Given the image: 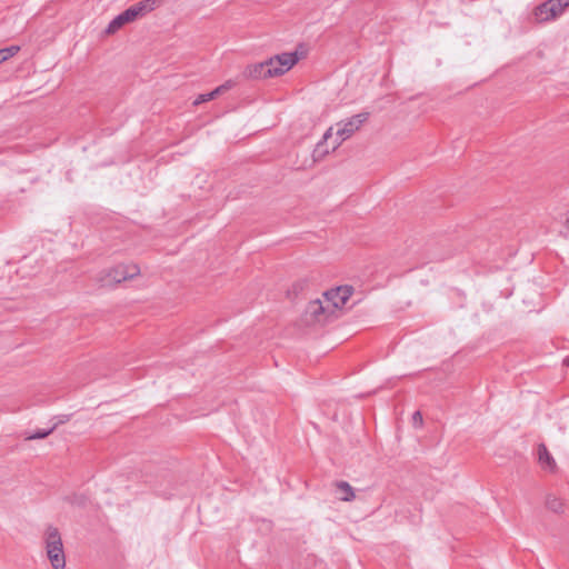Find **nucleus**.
Instances as JSON below:
<instances>
[{
    "mask_svg": "<svg viewBox=\"0 0 569 569\" xmlns=\"http://www.w3.org/2000/svg\"><path fill=\"white\" fill-rule=\"evenodd\" d=\"M156 4V0H143L140 1L121 13L114 17L108 24L106 32L113 33L119 30L122 26L128 22L134 21L138 17L142 16L144 12L153 10Z\"/></svg>",
    "mask_w": 569,
    "mask_h": 569,
    "instance_id": "nucleus-1",
    "label": "nucleus"
},
{
    "mask_svg": "<svg viewBox=\"0 0 569 569\" xmlns=\"http://www.w3.org/2000/svg\"><path fill=\"white\" fill-rule=\"evenodd\" d=\"M46 549L53 569H64L66 557L62 540L57 528H48L46 533Z\"/></svg>",
    "mask_w": 569,
    "mask_h": 569,
    "instance_id": "nucleus-2",
    "label": "nucleus"
},
{
    "mask_svg": "<svg viewBox=\"0 0 569 569\" xmlns=\"http://www.w3.org/2000/svg\"><path fill=\"white\" fill-rule=\"evenodd\" d=\"M368 112H360L336 124L333 149L338 148L345 140L349 139L368 120Z\"/></svg>",
    "mask_w": 569,
    "mask_h": 569,
    "instance_id": "nucleus-3",
    "label": "nucleus"
},
{
    "mask_svg": "<svg viewBox=\"0 0 569 569\" xmlns=\"http://www.w3.org/2000/svg\"><path fill=\"white\" fill-rule=\"evenodd\" d=\"M353 292L350 286H340L335 289H330L322 295V303L327 306L333 318L337 317L339 310L343 308L346 302L349 300Z\"/></svg>",
    "mask_w": 569,
    "mask_h": 569,
    "instance_id": "nucleus-4",
    "label": "nucleus"
},
{
    "mask_svg": "<svg viewBox=\"0 0 569 569\" xmlns=\"http://www.w3.org/2000/svg\"><path fill=\"white\" fill-rule=\"evenodd\" d=\"M569 0H547L535 9V18L539 22L551 21L565 12Z\"/></svg>",
    "mask_w": 569,
    "mask_h": 569,
    "instance_id": "nucleus-5",
    "label": "nucleus"
},
{
    "mask_svg": "<svg viewBox=\"0 0 569 569\" xmlns=\"http://www.w3.org/2000/svg\"><path fill=\"white\" fill-rule=\"evenodd\" d=\"M139 273L136 264H119L107 271L106 276L100 279L102 286H113L124 280L131 279Z\"/></svg>",
    "mask_w": 569,
    "mask_h": 569,
    "instance_id": "nucleus-6",
    "label": "nucleus"
},
{
    "mask_svg": "<svg viewBox=\"0 0 569 569\" xmlns=\"http://www.w3.org/2000/svg\"><path fill=\"white\" fill-rule=\"evenodd\" d=\"M305 316L308 323H325L333 319L327 306L322 303V298L311 300L306 307Z\"/></svg>",
    "mask_w": 569,
    "mask_h": 569,
    "instance_id": "nucleus-7",
    "label": "nucleus"
},
{
    "mask_svg": "<svg viewBox=\"0 0 569 569\" xmlns=\"http://www.w3.org/2000/svg\"><path fill=\"white\" fill-rule=\"evenodd\" d=\"M299 58L297 52H283L268 59L270 71L273 77L281 76L289 71L297 62Z\"/></svg>",
    "mask_w": 569,
    "mask_h": 569,
    "instance_id": "nucleus-8",
    "label": "nucleus"
},
{
    "mask_svg": "<svg viewBox=\"0 0 569 569\" xmlns=\"http://www.w3.org/2000/svg\"><path fill=\"white\" fill-rule=\"evenodd\" d=\"M246 73L248 77L253 79H267L273 77L267 60L263 62L249 66L246 69Z\"/></svg>",
    "mask_w": 569,
    "mask_h": 569,
    "instance_id": "nucleus-9",
    "label": "nucleus"
},
{
    "mask_svg": "<svg viewBox=\"0 0 569 569\" xmlns=\"http://www.w3.org/2000/svg\"><path fill=\"white\" fill-rule=\"evenodd\" d=\"M538 458L541 466L546 469L552 470L556 467L555 459L548 451L545 445H540L538 448Z\"/></svg>",
    "mask_w": 569,
    "mask_h": 569,
    "instance_id": "nucleus-10",
    "label": "nucleus"
},
{
    "mask_svg": "<svg viewBox=\"0 0 569 569\" xmlns=\"http://www.w3.org/2000/svg\"><path fill=\"white\" fill-rule=\"evenodd\" d=\"M337 492L342 501H351L355 499L353 488L347 481L337 482Z\"/></svg>",
    "mask_w": 569,
    "mask_h": 569,
    "instance_id": "nucleus-11",
    "label": "nucleus"
},
{
    "mask_svg": "<svg viewBox=\"0 0 569 569\" xmlns=\"http://www.w3.org/2000/svg\"><path fill=\"white\" fill-rule=\"evenodd\" d=\"M57 423L49 429H38L27 436L28 440L43 439L48 437L56 428Z\"/></svg>",
    "mask_w": 569,
    "mask_h": 569,
    "instance_id": "nucleus-12",
    "label": "nucleus"
},
{
    "mask_svg": "<svg viewBox=\"0 0 569 569\" xmlns=\"http://www.w3.org/2000/svg\"><path fill=\"white\" fill-rule=\"evenodd\" d=\"M219 94V92H216V89L212 90L211 92H208V93H202V94H199L197 97V99L194 100V104L198 106L202 102H206V101H209V100H212L214 97H217Z\"/></svg>",
    "mask_w": 569,
    "mask_h": 569,
    "instance_id": "nucleus-13",
    "label": "nucleus"
},
{
    "mask_svg": "<svg viewBox=\"0 0 569 569\" xmlns=\"http://www.w3.org/2000/svg\"><path fill=\"white\" fill-rule=\"evenodd\" d=\"M2 50L6 56V59L8 60L9 58L13 57L14 54H17L19 52L20 47L19 46H10L7 48H2Z\"/></svg>",
    "mask_w": 569,
    "mask_h": 569,
    "instance_id": "nucleus-14",
    "label": "nucleus"
},
{
    "mask_svg": "<svg viewBox=\"0 0 569 569\" xmlns=\"http://www.w3.org/2000/svg\"><path fill=\"white\" fill-rule=\"evenodd\" d=\"M232 87H233V82H232L231 80H228V81H226L223 84H221V86L217 87V88H216V92L221 93V92H223V91H226V90H229V89H230V88H232Z\"/></svg>",
    "mask_w": 569,
    "mask_h": 569,
    "instance_id": "nucleus-15",
    "label": "nucleus"
},
{
    "mask_svg": "<svg viewBox=\"0 0 569 569\" xmlns=\"http://www.w3.org/2000/svg\"><path fill=\"white\" fill-rule=\"evenodd\" d=\"M336 131H333V127H330L325 133H323V140L327 141L329 138H331L335 134Z\"/></svg>",
    "mask_w": 569,
    "mask_h": 569,
    "instance_id": "nucleus-16",
    "label": "nucleus"
},
{
    "mask_svg": "<svg viewBox=\"0 0 569 569\" xmlns=\"http://www.w3.org/2000/svg\"><path fill=\"white\" fill-rule=\"evenodd\" d=\"M415 423H422V416L419 411H416L412 416Z\"/></svg>",
    "mask_w": 569,
    "mask_h": 569,
    "instance_id": "nucleus-17",
    "label": "nucleus"
},
{
    "mask_svg": "<svg viewBox=\"0 0 569 569\" xmlns=\"http://www.w3.org/2000/svg\"><path fill=\"white\" fill-rule=\"evenodd\" d=\"M4 61H7L6 56H4V53H3V50H2V49H0V63H2V62H4Z\"/></svg>",
    "mask_w": 569,
    "mask_h": 569,
    "instance_id": "nucleus-18",
    "label": "nucleus"
},
{
    "mask_svg": "<svg viewBox=\"0 0 569 569\" xmlns=\"http://www.w3.org/2000/svg\"><path fill=\"white\" fill-rule=\"evenodd\" d=\"M563 362H565V363H569V359H565V360H563Z\"/></svg>",
    "mask_w": 569,
    "mask_h": 569,
    "instance_id": "nucleus-19",
    "label": "nucleus"
},
{
    "mask_svg": "<svg viewBox=\"0 0 569 569\" xmlns=\"http://www.w3.org/2000/svg\"><path fill=\"white\" fill-rule=\"evenodd\" d=\"M567 228L569 229V219L567 220Z\"/></svg>",
    "mask_w": 569,
    "mask_h": 569,
    "instance_id": "nucleus-20",
    "label": "nucleus"
}]
</instances>
